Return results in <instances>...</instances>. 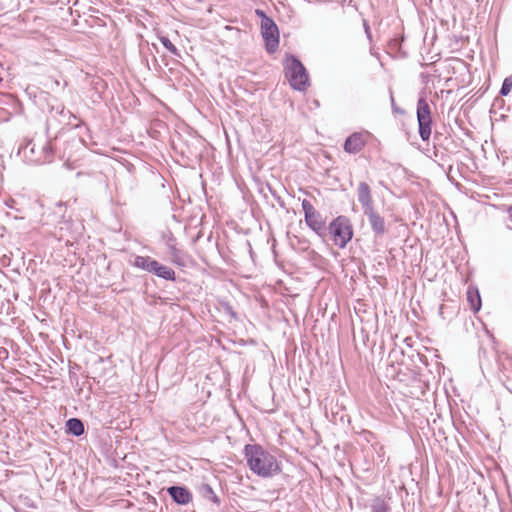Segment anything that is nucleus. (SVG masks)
<instances>
[{
    "mask_svg": "<svg viewBox=\"0 0 512 512\" xmlns=\"http://www.w3.org/2000/svg\"><path fill=\"white\" fill-rule=\"evenodd\" d=\"M244 455L250 470L259 477L269 478L281 471L276 457L260 445H246Z\"/></svg>",
    "mask_w": 512,
    "mask_h": 512,
    "instance_id": "obj_1",
    "label": "nucleus"
},
{
    "mask_svg": "<svg viewBox=\"0 0 512 512\" xmlns=\"http://www.w3.org/2000/svg\"><path fill=\"white\" fill-rule=\"evenodd\" d=\"M358 201L362 206L363 213L367 216L372 230L381 235L385 232V222L373 206V199L370 186L366 182H360L357 188Z\"/></svg>",
    "mask_w": 512,
    "mask_h": 512,
    "instance_id": "obj_2",
    "label": "nucleus"
},
{
    "mask_svg": "<svg viewBox=\"0 0 512 512\" xmlns=\"http://www.w3.org/2000/svg\"><path fill=\"white\" fill-rule=\"evenodd\" d=\"M285 76L291 87L297 91H305L309 85L308 73L295 56L290 55L284 61Z\"/></svg>",
    "mask_w": 512,
    "mask_h": 512,
    "instance_id": "obj_3",
    "label": "nucleus"
},
{
    "mask_svg": "<svg viewBox=\"0 0 512 512\" xmlns=\"http://www.w3.org/2000/svg\"><path fill=\"white\" fill-rule=\"evenodd\" d=\"M329 231L336 246L344 248L353 237L350 221L345 216H338L329 225Z\"/></svg>",
    "mask_w": 512,
    "mask_h": 512,
    "instance_id": "obj_4",
    "label": "nucleus"
},
{
    "mask_svg": "<svg viewBox=\"0 0 512 512\" xmlns=\"http://www.w3.org/2000/svg\"><path fill=\"white\" fill-rule=\"evenodd\" d=\"M417 122L420 138L428 141L432 131V119L429 104L424 97H420L417 102Z\"/></svg>",
    "mask_w": 512,
    "mask_h": 512,
    "instance_id": "obj_5",
    "label": "nucleus"
},
{
    "mask_svg": "<svg viewBox=\"0 0 512 512\" xmlns=\"http://www.w3.org/2000/svg\"><path fill=\"white\" fill-rule=\"evenodd\" d=\"M301 206L306 225L317 235L323 236L325 233V221L322 219L321 214L315 210L311 202L307 199L302 200Z\"/></svg>",
    "mask_w": 512,
    "mask_h": 512,
    "instance_id": "obj_6",
    "label": "nucleus"
},
{
    "mask_svg": "<svg viewBox=\"0 0 512 512\" xmlns=\"http://www.w3.org/2000/svg\"><path fill=\"white\" fill-rule=\"evenodd\" d=\"M261 34L268 52L273 53L279 45L278 27L272 19H265L261 25Z\"/></svg>",
    "mask_w": 512,
    "mask_h": 512,
    "instance_id": "obj_7",
    "label": "nucleus"
},
{
    "mask_svg": "<svg viewBox=\"0 0 512 512\" xmlns=\"http://www.w3.org/2000/svg\"><path fill=\"white\" fill-rule=\"evenodd\" d=\"M166 246L169 251L170 261L174 265L179 267H186L188 265L190 262L189 255L177 247L176 240L172 235H170L166 240Z\"/></svg>",
    "mask_w": 512,
    "mask_h": 512,
    "instance_id": "obj_8",
    "label": "nucleus"
},
{
    "mask_svg": "<svg viewBox=\"0 0 512 512\" xmlns=\"http://www.w3.org/2000/svg\"><path fill=\"white\" fill-rule=\"evenodd\" d=\"M366 134L355 132L351 134L344 143V150L350 154H356L362 150L365 145Z\"/></svg>",
    "mask_w": 512,
    "mask_h": 512,
    "instance_id": "obj_9",
    "label": "nucleus"
},
{
    "mask_svg": "<svg viewBox=\"0 0 512 512\" xmlns=\"http://www.w3.org/2000/svg\"><path fill=\"white\" fill-rule=\"evenodd\" d=\"M168 493L177 504L181 505L188 504L192 498L189 491L184 487L171 486L168 488Z\"/></svg>",
    "mask_w": 512,
    "mask_h": 512,
    "instance_id": "obj_10",
    "label": "nucleus"
},
{
    "mask_svg": "<svg viewBox=\"0 0 512 512\" xmlns=\"http://www.w3.org/2000/svg\"><path fill=\"white\" fill-rule=\"evenodd\" d=\"M157 277L162 278L164 280L174 281L175 280V272L169 266L163 265L158 261L155 262L153 271Z\"/></svg>",
    "mask_w": 512,
    "mask_h": 512,
    "instance_id": "obj_11",
    "label": "nucleus"
},
{
    "mask_svg": "<svg viewBox=\"0 0 512 512\" xmlns=\"http://www.w3.org/2000/svg\"><path fill=\"white\" fill-rule=\"evenodd\" d=\"M467 300L469 302L470 309L473 312L476 313L481 309L482 302H481V297H480L478 289L473 288V287H468Z\"/></svg>",
    "mask_w": 512,
    "mask_h": 512,
    "instance_id": "obj_12",
    "label": "nucleus"
},
{
    "mask_svg": "<svg viewBox=\"0 0 512 512\" xmlns=\"http://www.w3.org/2000/svg\"><path fill=\"white\" fill-rule=\"evenodd\" d=\"M156 260L149 256H136L133 265L139 269L152 273Z\"/></svg>",
    "mask_w": 512,
    "mask_h": 512,
    "instance_id": "obj_13",
    "label": "nucleus"
},
{
    "mask_svg": "<svg viewBox=\"0 0 512 512\" xmlns=\"http://www.w3.org/2000/svg\"><path fill=\"white\" fill-rule=\"evenodd\" d=\"M66 428L67 431L74 436H80L84 433V425L78 418H70L67 420Z\"/></svg>",
    "mask_w": 512,
    "mask_h": 512,
    "instance_id": "obj_14",
    "label": "nucleus"
},
{
    "mask_svg": "<svg viewBox=\"0 0 512 512\" xmlns=\"http://www.w3.org/2000/svg\"><path fill=\"white\" fill-rule=\"evenodd\" d=\"M159 40L161 44L173 55L179 56V51L176 46L166 36H160Z\"/></svg>",
    "mask_w": 512,
    "mask_h": 512,
    "instance_id": "obj_15",
    "label": "nucleus"
},
{
    "mask_svg": "<svg viewBox=\"0 0 512 512\" xmlns=\"http://www.w3.org/2000/svg\"><path fill=\"white\" fill-rule=\"evenodd\" d=\"M372 512H388L389 508L387 504L382 499H376L372 506H371Z\"/></svg>",
    "mask_w": 512,
    "mask_h": 512,
    "instance_id": "obj_16",
    "label": "nucleus"
},
{
    "mask_svg": "<svg viewBox=\"0 0 512 512\" xmlns=\"http://www.w3.org/2000/svg\"><path fill=\"white\" fill-rule=\"evenodd\" d=\"M512 89V76L506 77L502 83V87L500 90V94L502 96H507Z\"/></svg>",
    "mask_w": 512,
    "mask_h": 512,
    "instance_id": "obj_17",
    "label": "nucleus"
},
{
    "mask_svg": "<svg viewBox=\"0 0 512 512\" xmlns=\"http://www.w3.org/2000/svg\"><path fill=\"white\" fill-rule=\"evenodd\" d=\"M202 490L205 494L209 495L210 499H212L214 502H218V498L216 496V494L214 493V491L212 490V488L205 484L202 486Z\"/></svg>",
    "mask_w": 512,
    "mask_h": 512,
    "instance_id": "obj_18",
    "label": "nucleus"
},
{
    "mask_svg": "<svg viewBox=\"0 0 512 512\" xmlns=\"http://www.w3.org/2000/svg\"><path fill=\"white\" fill-rule=\"evenodd\" d=\"M255 12H256V15H257L258 17H260V18H261V25H263V21H264L265 19H270V18L265 14V12H264V11H262V10H260V9H257Z\"/></svg>",
    "mask_w": 512,
    "mask_h": 512,
    "instance_id": "obj_19",
    "label": "nucleus"
},
{
    "mask_svg": "<svg viewBox=\"0 0 512 512\" xmlns=\"http://www.w3.org/2000/svg\"><path fill=\"white\" fill-rule=\"evenodd\" d=\"M507 212H508L509 218H510V219H511V221H512V206H510V207L508 208Z\"/></svg>",
    "mask_w": 512,
    "mask_h": 512,
    "instance_id": "obj_20",
    "label": "nucleus"
},
{
    "mask_svg": "<svg viewBox=\"0 0 512 512\" xmlns=\"http://www.w3.org/2000/svg\"><path fill=\"white\" fill-rule=\"evenodd\" d=\"M391 103H392V107H393V109H394L395 111H397V109H396V105H394V98H393V96H391Z\"/></svg>",
    "mask_w": 512,
    "mask_h": 512,
    "instance_id": "obj_21",
    "label": "nucleus"
}]
</instances>
